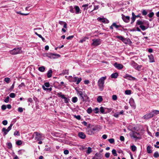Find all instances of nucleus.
Here are the masks:
<instances>
[{
    "mask_svg": "<svg viewBox=\"0 0 159 159\" xmlns=\"http://www.w3.org/2000/svg\"><path fill=\"white\" fill-rule=\"evenodd\" d=\"M106 78V76L102 77L100 78L98 81V85L101 91H102L104 89V81Z\"/></svg>",
    "mask_w": 159,
    "mask_h": 159,
    "instance_id": "nucleus-1",
    "label": "nucleus"
},
{
    "mask_svg": "<svg viewBox=\"0 0 159 159\" xmlns=\"http://www.w3.org/2000/svg\"><path fill=\"white\" fill-rule=\"evenodd\" d=\"M134 130H131L130 133V135L131 138H133L135 139H137L140 138V135L139 132L135 131L136 129L135 127L134 129Z\"/></svg>",
    "mask_w": 159,
    "mask_h": 159,
    "instance_id": "nucleus-2",
    "label": "nucleus"
},
{
    "mask_svg": "<svg viewBox=\"0 0 159 159\" xmlns=\"http://www.w3.org/2000/svg\"><path fill=\"white\" fill-rule=\"evenodd\" d=\"M22 51L21 48H14L10 51V53L12 55H16L21 53Z\"/></svg>",
    "mask_w": 159,
    "mask_h": 159,
    "instance_id": "nucleus-3",
    "label": "nucleus"
},
{
    "mask_svg": "<svg viewBox=\"0 0 159 159\" xmlns=\"http://www.w3.org/2000/svg\"><path fill=\"white\" fill-rule=\"evenodd\" d=\"M13 125V124L11 123L10 125L8 127L7 129H6L5 128H3L2 130V132L3 133V135L4 136H5L6 134H7L8 132L11 129V127Z\"/></svg>",
    "mask_w": 159,
    "mask_h": 159,
    "instance_id": "nucleus-4",
    "label": "nucleus"
},
{
    "mask_svg": "<svg viewBox=\"0 0 159 159\" xmlns=\"http://www.w3.org/2000/svg\"><path fill=\"white\" fill-rule=\"evenodd\" d=\"M56 95L58 97L61 98L62 99H64V102L66 103H67L69 102V99L66 97L64 94H62L61 92L57 93Z\"/></svg>",
    "mask_w": 159,
    "mask_h": 159,
    "instance_id": "nucleus-5",
    "label": "nucleus"
},
{
    "mask_svg": "<svg viewBox=\"0 0 159 159\" xmlns=\"http://www.w3.org/2000/svg\"><path fill=\"white\" fill-rule=\"evenodd\" d=\"M77 94L79 96L80 98L81 99L82 101H84V97L86 96V95L85 93H83L81 91L77 90Z\"/></svg>",
    "mask_w": 159,
    "mask_h": 159,
    "instance_id": "nucleus-6",
    "label": "nucleus"
},
{
    "mask_svg": "<svg viewBox=\"0 0 159 159\" xmlns=\"http://www.w3.org/2000/svg\"><path fill=\"white\" fill-rule=\"evenodd\" d=\"M130 64L131 66L138 70H139L141 67V66L138 65L137 63H135L133 61H131Z\"/></svg>",
    "mask_w": 159,
    "mask_h": 159,
    "instance_id": "nucleus-7",
    "label": "nucleus"
},
{
    "mask_svg": "<svg viewBox=\"0 0 159 159\" xmlns=\"http://www.w3.org/2000/svg\"><path fill=\"white\" fill-rule=\"evenodd\" d=\"M93 43L92 45L94 46H97L99 44L101 43V40L99 39H94L93 40Z\"/></svg>",
    "mask_w": 159,
    "mask_h": 159,
    "instance_id": "nucleus-8",
    "label": "nucleus"
},
{
    "mask_svg": "<svg viewBox=\"0 0 159 159\" xmlns=\"http://www.w3.org/2000/svg\"><path fill=\"white\" fill-rule=\"evenodd\" d=\"M153 115L152 114V111L151 112L144 115L143 117L145 119H148L153 117Z\"/></svg>",
    "mask_w": 159,
    "mask_h": 159,
    "instance_id": "nucleus-9",
    "label": "nucleus"
},
{
    "mask_svg": "<svg viewBox=\"0 0 159 159\" xmlns=\"http://www.w3.org/2000/svg\"><path fill=\"white\" fill-rule=\"evenodd\" d=\"M122 18L123 20L126 23H128L130 20V17L129 16H125L122 14Z\"/></svg>",
    "mask_w": 159,
    "mask_h": 159,
    "instance_id": "nucleus-10",
    "label": "nucleus"
},
{
    "mask_svg": "<svg viewBox=\"0 0 159 159\" xmlns=\"http://www.w3.org/2000/svg\"><path fill=\"white\" fill-rule=\"evenodd\" d=\"M35 134L36 136L35 138L37 139L38 140H41L42 137V134L39 133L37 132H35L34 133Z\"/></svg>",
    "mask_w": 159,
    "mask_h": 159,
    "instance_id": "nucleus-11",
    "label": "nucleus"
},
{
    "mask_svg": "<svg viewBox=\"0 0 159 159\" xmlns=\"http://www.w3.org/2000/svg\"><path fill=\"white\" fill-rule=\"evenodd\" d=\"M124 78L129 80H134L136 79L135 78L132 76L130 75L127 74L124 76Z\"/></svg>",
    "mask_w": 159,
    "mask_h": 159,
    "instance_id": "nucleus-12",
    "label": "nucleus"
},
{
    "mask_svg": "<svg viewBox=\"0 0 159 159\" xmlns=\"http://www.w3.org/2000/svg\"><path fill=\"white\" fill-rule=\"evenodd\" d=\"M97 20L99 21H100L106 23H108L109 22L108 20L104 17H98V18Z\"/></svg>",
    "mask_w": 159,
    "mask_h": 159,
    "instance_id": "nucleus-13",
    "label": "nucleus"
},
{
    "mask_svg": "<svg viewBox=\"0 0 159 159\" xmlns=\"http://www.w3.org/2000/svg\"><path fill=\"white\" fill-rule=\"evenodd\" d=\"M114 66L116 68L119 70L121 69L123 67V66L122 65L117 63V62L115 63Z\"/></svg>",
    "mask_w": 159,
    "mask_h": 159,
    "instance_id": "nucleus-14",
    "label": "nucleus"
},
{
    "mask_svg": "<svg viewBox=\"0 0 159 159\" xmlns=\"http://www.w3.org/2000/svg\"><path fill=\"white\" fill-rule=\"evenodd\" d=\"M50 57L51 58H56L60 57V55L58 54H53L52 53H51L50 54Z\"/></svg>",
    "mask_w": 159,
    "mask_h": 159,
    "instance_id": "nucleus-15",
    "label": "nucleus"
},
{
    "mask_svg": "<svg viewBox=\"0 0 159 159\" xmlns=\"http://www.w3.org/2000/svg\"><path fill=\"white\" fill-rule=\"evenodd\" d=\"M78 135L79 137L82 139H84L86 137V135L84 133L82 132H79Z\"/></svg>",
    "mask_w": 159,
    "mask_h": 159,
    "instance_id": "nucleus-16",
    "label": "nucleus"
},
{
    "mask_svg": "<svg viewBox=\"0 0 159 159\" xmlns=\"http://www.w3.org/2000/svg\"><path fill=\"white\" fill-rule=\"evenodd\" d=\"M148 57L149 59V61L150 62H154V57L152 54L148 55Z\"/></svg>",
    "mask_w": 159,
    "mask_h": 159,
    "instance_id": "nucleus-17",
    "label": "nucleus"
},
{
    "mask_svg": "<svg viewBox=\"0 0 159 159\" xmlns=\"http://www.w3.org/2000/svg\"><path fill=\"white\" fill-rule=\"evenodd\" d=\"M132 17L131 18V24H132L134 22L136 19V17L135 16V15L134 12H132Z\"/></svg>",
    "mask_w": 159,
    "mask_h": 159,
    "instance_id": "nucleus-18",
    "label": "nucleus"
},
{
    "mask_svg": "<svg viewBox=\"0 0 159 159\" xmlns=\"http://www.w3.org/2000/svg\"><path fill=\"white\" fill-rule=\"evenodd\" d=\"M69 77L70 78H71L70 80V81L73 82H76L77 80V77H72V76H69Z\"/></svg>",
    "mask_w": 159,
    "mask_h": 159,
    "instance_id": "nucleus-19",
    "label": "nucleus"
},
{
    "mask_svg": "<svg viewBox=\"0 0 159 159\" xmlns=\"http://www.w3.org/2000/svg\"><path fill=\"white\" fill-rule=\"evenodd\" d=\"M118 75L117 73H115L112 74L111 75V77L112 78H116L118 76Z\"/></svg>",
    "mask_w": 159,
    "mask_h": 159,
    "instance_id": "nucleus-20",
    "label": "nucleus"
},
{
    "mask_svg": "<svg viewBox=\"0 0 159 159\" xmlns=\"http://www.w3.org/2000/svg\"><path fill=\"white\" fill-rule=\"evenodd\" d=\"M52 72L51 70H50L48 71L47 73V76L48 78H49L51 77Z\"/></svg>",
    "mask_w": 159,
    "mask_h": 159,
    "instance_id": "nucleus-21",
    "label": "nucleus"
},
{
    "mask_svg": "<svg viewBox=\"0 0 159 159\" xmlns=\"http://www.w3.org/2000/svg\"><path fill=\"white\" fill-rule=\"evenodd\" d=\"M74 8L75 10L76 14H78L80 12V9L79 7L75 6L74 7Z\"/></svg>",
    "mask_w": 159,
    "mask_h": 159,
    "instance_id": "nucleus-22",
    "label": "nucleus"
},
{
    "mask_svg": "<svg viewBox=\"0 0 159 159\" xmlns=\"http://www.w3.org/2000/svg\"><path fill=\"white\" fill-rule=\"evenodd\" d=\"M147 152L149 153H150L152 152V150L151 149V147L150 146H148L147 148Z\"/></svg>",
    "mask_w": 159,
    "mask_h": 159,
    "instance_id": "nucleus-23",
    "label": "nucleus"
},
{
    "mask_svg": "<svg viewBox=\"0 0 159 159\" xmlns=\"http://www.w3.org/2000/svg\"><path fill=\"white\" fill-rule=\"evenodd\" d=\"M152 112L153 114V116L159 114V111L158 110H153L152 111Z\"/></svg>",
    "mask_w": 159,
    "mask_h": 159,
    "instance_id": "nucleus-24",
    "label": "nucleus"
},
{
    "mask_svg": "<svg viewBox=\"0 0 159 159\" xmlns=\"http://www.w3.org/2000/svg\"><path fill=\"white\" fill-rule=\"evenodd\" d=\"M106 108H105V109H106ZM104 109L105 108H104L103 107H100V110L102 114H106L107 113V112H105L104 111Z\"/></svg>",
    "mask_w": 159,
    "mask_h": 159,
    "instance_id": "nucleus-25",
    "label": "nucleus"
},
{
    "mask_svg": "<svg viewBox=\"0 0 159 159\" xmlns=\"http://www.w3.org/2000/svg\"><path fill=\"white\" fill-rule=\"evenodd\" d=\"M45 68L44 66H42L39 68L38 70L40 72H43L44 71Z\"/></svg>",
    "mask_w": 159,
    "mask_h": 159,
    "instance_id": "nucleus-26",
    "label": "nucleus"
},
{
    "mask_svg": "<svg viewBox=\"0 0 159 159\" xmlns=\"http://www.w3.org/2000/svg\"><path fill=\"white\" fill-rule=\"evenodd\" d=\"M102 100L103 99L101 96H99L97 99V101L99 103L102 102Z\"/></svg>",
    "mask_w": 159,
    "mask_h": 159,
    "instance_id": "nucleus-27",
    "label": "nucleus"
},
{
    "mask_svg": "<svg viewBox=\"0 0 159 159\" xmlns=\"http://www.w3.org/2000/svg\"><path fill=\"white\" fill-rule=\"evenodd\" d=\"M78 101V98L76 97H73L72 98V101L73 103L76 102Z\"/></svg>",
    "mask_w": 159,
    "mask_h": 159,
    "instance_id": "nucleus-28",
    "label": "nucleus"
},
{
    "mask_svg": "<svg viewBox=\"0 0 159 159\" xmlns=\"http://www.w3.org/2000/svg\"><path fill=\"white\" fill-rule=\"evenodd\" d=\"M87 133L88 134L90 135H92L94 134L93 132V131L90 129L87 130Z\"/></svg>",
    "mask_w": 159,
    "mask_h": 159,
    "instance_id": "nucleus-29",
    "label": "nucleus"
},
{
    "mask_svg": "<svg viewBox=\"0 0 159 159\" xmlns=\"http://www.w3.org/2000/svg\"><path fill=\"white\" fill-rule=\"evenodd\" d=\"M112 154L114 156H117V154L116 153V151L115 149H113L112 151Z\"/></svg>",
    "mask_w": 159,
    "mask_h": 159,
    "instance_id": "nucleus-30",
    "label": "nucleus"
},
{
    "mask_svg": "<svg viewBox=\"0 0 159 159\" xmlns=\"http://www.w3.org/2000/svg\"><path fill=\"white\" fill-rule=\"evenodd\" d=\"M92 150L91 148L90 147H89L88 148L87 153L88 154H89L92 152Z\"/></svg>",
    "mask_w": 159,
    "mask_h": 159,
    "instance_id": "nucleus-31",
    "label": "nucleus"
},
{
    "mask_svg": "<svg viewBox=\"0 0 159 159\" xmlns=\"http://www.w3.org/2000/svg\"><path fill=\"white\" fill-rule=\"evenodd\" d=\"M88 38L87 37H85L83 38L81 40H80L79 41L80 43H82L83 42L85 41L86 40V39H88Z\"/></svg>",
    "mask_w": 159,
    "mask_h": 159,
    "instance_id": "nucleus-32",
    "label": "nucleus"
},
{
    "mask_svg": "<svg viewBox=\"0 0 159 159\" xmlns=\"http://www.w3.org/2000/svg\"><path fill=\"white\" fill-rule=\"evenodd\" d=\"M131 149L134 152L136 149V147L134 145H132L131 146Z\"/></svg>",
    "mask_w": 159,
    "mask_h": 159,
    "instance_id": "nucleus-33",
    "label": "nucleus"
},
{
    "mask_svg": "<svg viewBox=\"0 0 159 159\" xmlns=\"http://www.w3.org/2000/svg\"><path fill=\"white\" fill-rule=\"evenodd\" d=\"M154 157L155 158H157L159 157V154L157 152H156L154 153Z\"/></svg>",
    "mask_w": 159,
    "mask_h": 159,
    "instance_id": "nucleus-34",
    "label": "nucleus"
},
{
    "mask_svg": "<svg viewBox=\"0 0 159 159\" xmlns=\"http://www.w3.org/2000/svg\"><path fill=\"white\" fill-rule=\"evenodd\" d=\"M112 26L115 27L116 29H118L120 27V25H117L115 23H113L112 24Z\"/></svg>",
    "mask_w": 159,
    "mask_h": 159,
    "instance_id": "nucleus-35",
    "label": "nucleus"
},
{
    "mask_svg": "<svg viewBox=\"0 0 159 159\" xmlns=\"http://www.w3.org/2000/svg\"><path fill=\"white\" fill-rule=\"evenodd\" d=\"M4 80L7 83H8L10 82V79L9 78H8V77L5 78L4 79Z\"/></svg>",
    "mask_w": 159,
    "mask_h": 159,
    "instance_id": "nucleus-36",
    "label": "nucleus"
},
{
    "mask_svg": "<svg viewBox=\"0 0 159 159\" xmlns=\"http://www.w3.org/2000/svg\"><path fill=\"white\" fill-rule=\"evenodd\" d=\"M137 24L139 25H142L143 24V22L140 20H137L136 23Z\"/></svg>",
    "mask_w": 159,
    "mask_h": 159,
    "instance_id": "nucleus-37",
    "label": "nucleus"
},
{
    "mask_svg": "<svg viewBox=\"0 0 159 159\" xmlns=\"http://www.w3.org/2000/svg\"><path fill=\"white\" fill-rule=\"evenodd\" d=\"M116 38L119 39L120 40H121L122 41L124 40V38L121 36H118L116 37Z\"/></svg>",
    "mask_w": 159,
    "mask_h": 159,
    "instance_id": "nucleus-38",
    "label": "nucleus"
},
{
    "mask_svg": "<svg viewBox=\"0 0 159 159\" xmlns=\"http://www.w3.org/2000/svg\"><path fill=\"white\" fill-rule=\"evenodd\" d=\"M94 8L93 9V10H92L90 11L91 12H92L93 11L95 10H97L99 8V6L98 5H97V6L95 5V6H94Z\"/></svg>",
    "mask_w": 159,
    "mask_h": 159,
    "instance_id": "nucleus-39",
    "label": "nucleus"
},
{
    "mask_svg": "<svg viewBox=\"0 0 159 159\" xmlns=\"http://www.w3.org/2000/svg\"><path fill=\"white\" fill-rule=\"evenodd\" d=\"M92 111V109L91 107L88 108L87 110V112L88 114H90Z\"/></svg>",
    "mask_w": 159,
    "mask_h": 159,
    "instance_id": "nucleus-40",
    "label": "nucleus"
},
{
    "mask_svg": "<svg viewBox=\"0 0 159 159\" xmlns=\"http://www.w3.org/2000/svg\"><path fill=\"white\" fill-rule=\"evenodd\" d=\"M117 96L116 95H113L112 96V99L114 101H116L117 99Z\"/></svg>",
    "mask_w": 159,
    "mask_h": 159,
    "instance_id": "nucleus-41",
    "label": "nucleus"
},
{
    "mask_svg": "<svg viewBox=\"0 0 159 159\" xmlns=\"http://www.w3.org/2000/svg\"><path fill=\"white\" fill-rule=\"evenodd\" d=\"M9 96L11 98H14L15 97V94L14 93H11L10 94Z\"/></svg>",
    "mask_w": 159,
    "mask_h": 159,
    "instance_id": "nucleus-42",
    "label": "nucleus"
},
{
    "mask_svg": "<svg viewBox=\"0 0 159 159\" xmlns=\"http://www.w3.org/2000/svg\"><path fill=\"white\" fill-rule=\"evenodd\" d=\"M108 141L111 143H113L115 141L114 139L112 138L109 139Z\"/></svg>",
    "mask_w": 159,
    "mask_h": 159,
    "instance_id": "nucleus-43",
    "label": "nucleus"
},
{
    "mask_svg": "<svg viewBox=\"0 0 159 159\" xmlns=\"http://www.w3.org/2000/svg\"><path fill=\"white\" fill-rule=\"evenodd\" d=\"M74 117L77 119V120H80L81 119V117L80 115H74Z\"/></svg>",
    "mask_w": 159,
    "mask_h": 159,
    "instance_id": "nucleus-44",
    "label": "nucleus"
},
{
    "mask_svg": "<svg viewBox=\"0 0 159 159\" xmlns=\"http://www.w3.org/2000/svg\"><path fill=\"white\" fill-rule=\"evenodd\" d=\"M25 152V150H19L18 151V154L19 155H21L22 154V153Z\"/></svg>",
    "mask_w": 159,
    "mask_h": 159,
    "instance_id": "nucleus-45",
    "label": "nucleus"
},
{
    "mask_svg": "<svg viewBox=\"0 0 159 159\" xmlns=\"http://www.w3.org/2000/svg\"><path fill=\"white\" fill-rule=\"evenodd\" d=\"M142 14L143 15L145 16L147 14V12L145 10H143L142 11Z\"/></svg>",
    "mask_w": 159,
    "mask_h": 159,
    "instance_id": "nucleus-46",
    "label": "nucleus"
},
{
    "mask_svg": "<svg viewBox=\"0 0 159 159\" xmlns=\"http://www.w3.org/2000/svg\"><path fill=\"white\" fill-rule=\"evenodd\" d=\"M70 11L71 13H74V9L72 6H70L69 7Z\"/></svg>",
    "mask_w": 159,
    "mask_h": 159,
    "instance_id": "nucleus-47",
    "label": "nucleus"
},
{
    "mask_svg": "<svg viewBox=\"0 0 159 159\" xmlns=\"http://www.w3.org/2000/svg\"><path fill=\"white\" fill-rule=\"evenodd\" d=\"M9 98L7 96L4 100V101L6 103H8L9 101Z\"/></svg>",
    "mask_w": 159,
    "mask_h": 159,
    "instance_id": "nucleus-48",
    "label": "nucleus"
},
{
    "mask_svg": "<svg viewBox=\"0 0 159 159\" xmlns=\"http://www.w3.org/2000/svg\"><path fill=\"white\" fill-rule=\"evenodd\" d=\"M120 114L119 113V112H117L116 113L114 114V116L116 118H118L119 117V116L120 115Z\"/></svg>",
    "mask_w": 159,
    "mask_h": 159,
    "instance_id": "nucleus-49",
    "label": "nucleus"
},
{
    "mask_svg": "<svg viewBox=\"0 0 159 159\" xmlns=\"http://www.w3.org/2000/svg\"><path fill=\"white\" fill-rule=\"evenodd\" d=\"M126 94L129 95L131 94V91L130 90H126L125 91Z\"/></svg>",
    "mask_w": 159,
    "mask_h": 159,
    "instance_id": "nucleus-50",
    "label": "nucleus"
},
{
    "mask_svg": "<svg viewBox=\"0 0 159 159\" xmlns=\"http://www.w3.org/2000/svg\"><path fill=\"white\" fill-rule=\"evenodd\" d=\"M81 80H82V79L81 78H78V79L77 80V81H76V84H78L80 82V81H81Z\"/></svg>",
    "mask_w": 159,
    "mask_h": 159,
    "instance_id": "nucleus-51",
    "label": "nucleus"
},
{
    "mask_svg": "<svg viewBox=\"0 0 159 159\" xmlns=\"http://www.w3.org/2000/svg\"><path fill=\"white\" fill-rule=\"evenodd\" d=\"M99 109L98 107H96L94 109V111H95V113L96 114L98 113L99 112Z\"/></svg>",
    "mask_w": 159,
    "mask_h": 159,
    "instance_id": "nucleus-52",
    "label": "nucleus"
},
{
    "mask_svg": "<svg viewBox=\"0 0 159 159\" xmlns=\"http://www.w3.org/2000/svg\"><path fill=\"white\" fill-rule=\"evenodd\" d=\"M140 27L143 30H144L146 29L145 27L143 25H140Z\"/></svg>",
    "mask_w": 159,
    "mask_h": 159,
    "instance_id": "nucleus-53",
    "label": "nucleus"
},
{
    "mask_svg": "<svg viewBox=\"0 0 159 159\" xmlns=\"http://www.w3.org/2000/svg\"><path fill=\"white\" fill-rule=\"evenodd\" d=\"M154 15V13L153 12H152L151 13H150L148 15V16L150 17L151 18Z\"/></svg>",
    "mask_w": 159,
    "mask_h": 159,
    "instance_id": "nucleus-54",
    "label": "nucleus"
},
{
    "mask_svg": "<svg viewBox=\"0 0 159 159\" xmlns=\"http://www.w3.org/2000/svg\"><path fill=\"white\" fill-rule=\"evenodd\" d=\"M110 154V153L107 152L105 154V156L106 158H108L109 157Z\"/></svg>",
    "mask_w": 159,
    "mask_h": 159,
    "instance_id": "nucleus-55",
    "label": "nucleus"
},
{
    "mask_svg": "<svg viewBox=\"0 0 159 159\" xmlns=\"http://www.w3.org/2000/svg\"><path fill=\"white\" fill-rule=\"evenodd\" d=\"M44 86L46 87H49L50 84L48 82H46L44 83Z\"/></svg>",
    "mask_w": 159,
    "mask_h": 159,
    "instance_id": "nucleus-56",
    "label": "nucleus"
},
{
    "mask_svg": "<svg viewBox=\"0 0 159 159\" xmlns=\"http://www.w3.org/2000/svg\"><path fill=\"white\" fill-rule=\"evenodd\" d=\"M86 148H87L84 146H81L79 148V149L80 150H83L84 149H86Z\"/></svg>",
    "mask_w": 159,
    "mask_h": 159,
    "instance_id": "nucleus-57",
    "label": "nucleus"
},
{
    "mask_svg": "<svg viewBox=\"0 0 159 159\" xmlns=\"http://www.w3.org/2000/svg\"><path fill=\"white\" fill-rule=\"evenodd\" d=\"M16 143L17 145H20L22 144V142L21 140H18L16 142Z\"/></svg>",
    "mask_w": 159,
    "mask_h": 159,
    "instance_id": "nucleus-58",
    "label": "nucleus"
},
{
    "mask_svg": "<svg viewBox=\"0 0 159 159\" xmlns=\"http://www.w3.org/2000/svg\"><path fill=\"white\" fill-rule=\"evenodd\" d=\"M68 70H64L62 72V74L63 75L67 74H68Z\"/></svg>",
    "mask_w": 159,
    "mask_h": 159,
    "instance_id": "nucleus-59",
    "label": "nucleus"
},
{
    "mask_svg": "<svg viewBox=\"0 0 159 159\" xmlns=\"http://www.w3.org/2000/svg\"><path fill=\"white\" fill-rule=\"evenodd\" d=\"M6 106L4 105H2L1 107V108L2 110H5L6 109Z\"/></svg>",
    "mask_w": 159,
    "mask_h": 159,
    "instance_id": "nucleus-60",
    "label": "nucleus"
},
{
    "mask_svg": "<svg viewBox=\"0 0 159 159\" xmlns=\"http://www.w3.org/2000/svg\"><path fill=\"white\" fill-rule=\"evenodd\" d=\"M2 124L5 125H6L7 124V120H4L2 121Z\"/></svg>",
    "mask_w": 159,
    "mask_h": 159,
    "instance_id": "nucleus-61",
    "label": "nucleus"
},
{
    "mask_svg": "<svg viewBox=\"0 0 159 159\" xmlns=\"http://www.w3.org/2000/svg\"><path fill=\"white\" fill-rule=\"evenodd\" d=\"M18 110L20 112H22L23 111V108L21 107H19L18 108Z\"/></svg>",
    "mask_w": 159,
    "mask_h": 159,
    "instance_id": "nucleus-62",
    "label": "nucleus"
},
{
    "mask_svg": "<svg viewBox=\"0 0 159 159\" xmlns=\"http://www.w3.org/2000/svg\"><path fill=\"white\" fill-rule=\"evenodd\" d=\"M14 134L15 136L16 135L19 136L20 135V134L19 131H16L15 132H14Z\"/></svg>",
    "mask_w": 159,
    "mask_h": 159,
    "instance_id": "nucleus-63",
    "label": "nucleus"
},
{
    "mask_svg": "<svg viewBox=\"0 0 159 159\" xmlns=\"http://www.w3.org/2000/svg\"><path fill=\"white\" fill-rule=\"evenodd\" d=\"M157 145H154V147L157 148H159V146H157V145H159V142H157L156 143Z\"/></svg>",
    "mask_w": 159,
    "mask_h": 159,
    "instance_id": "nucleus-64",
    "label": "nucleus"
}]
</instances>
